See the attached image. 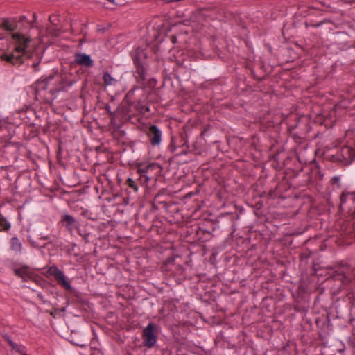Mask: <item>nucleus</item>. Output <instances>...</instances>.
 I'll use <instances>...</instances> for the list:
<instances>
[{
    "instance_id": "obj_24",
    "label": "nucleus",
    "mask_w": 355,
    "mask_h": 355,
    "mask_svg": "<svg viewBox=\"0 0 355 355\" xmlns=\"http://www.w3.org/2000/svg\"><path fill=\"white\" fill-rule=\"evenodd\" d=\"M172 41H173V43L175 42V37H173Z\"/></svg>"
},
{
    "instance_id": "obj_20",
    "label": "nucleus",
    "mask_w": 355,
    "mask_h": 355,
    "mask_svg": "<svg viewBox=\"0 0 355 355\" xmlns=\"http://www.w3.org/2000/svg\"><path fill=\"white\" fill-rule=\"evenodd\" d=\"M8 343H9L10 345L13 349H15V344L13 342H12V341H10V340H9V342H8Z\"/></svg>"
},
{
    "instance_id": "obj_6",
    "label": "nucleus",
    "mask_w": 355,
    "mask_h": 355,
    "mask_svg": "<svg viewBox=\"0 0 355 355\" xmlns=\"http://www.w3.org/2000/svg\"><path fill=\"white\" fill-rule=\"evenodd\" d=\"M146 135L153 146H159L162 140V132L155 125H151L146 131Z\"/></svg>"
},
{
    "instance_id": "obj_17",
    "label": "nucleus",
    "mask_w": 355,
    "mask_h": 355,
    "mask_svg": "<svg viewBox=\"0 0 355 355\" xmlns=\"http://www.w3.org/2000/svg\"><path fill=\"white\" fill-rule=\"evenodd\" d=\"M351 197L352 200H355V192H343L340 196V200L342 203H345L349 197Z\"/></svg>"
},
{
    "instance_id": "obj_8",
    "label": "nucleus",
    "mask_w": 355,
    "mask_h": 355,
    "mask_svg": "<svg viewBox=\"0 0 355 355\" xmlns=\"http://www.w3.org/2000/svg\"><path fill=\"white\" fill-rule=\"evenodd\" d=\"M8 36L10 37L9 35H8ZM8 41H10V40ZM10 42V49H9V48H8V40H6L5 39L0 38V58L3 60L6 61L8 63H10L14 66L19 67L21 64H15L12 63V62L7 60L3 56V55H4V54L12 53L14 50L13 46L11 45L10 42Z\"/></svg>"
},
{
    "instance_id": "obj_7",
    "label": "nucleus",
    "mask_w": 355,
    "mask_h": 355,
    "mask_svg": "<svg viewBox=\"0 0 355 355\" xmlns=\"http://www.w3.org/2000/svg\"><path fill=\"white\" fill-rule=\"evenodd\" d=\"M74 62L78 65L85 67H92L94 65L91 57L83 53H76L74 55Z\"/></svg>"
},
{
    "instance_id": "obj_13",
    "label": "nucleus",
    "mask_w": 355,
    "mask_h": 355,
    "mask_svg": "<svg viewBox=\"0 0 355 355\" xmlns=\"http://www.w3.org/2000/svg\"><path fill=\"white\" fill-rule=\"evenodd\" d=\"M103 79L106 85H114L117 83V80L112 77L108 72L104 73Z\"/></svg>"
},
{
    "instance_id": "obj_10",
    "label": "nucleus",
    "mask_w": 355,
    "mask_h": 355,
    "mask_svg": "<svg viewBox=\"0 0 355 355\" xmlns=\"http://www.w3.org/2000/svg\"><path fill=\"white\" fill-rule=\"evenodd\" d=\"M158 168V165L154 163L148 164L144 166H140L137 171L140 175V180L144 178V183H148L149 181V177L147 176V174L149 173L151 171L157 169Z\"/></svg>"
},
{
    "instance_id": "obj_14",
    "label": "nucleus",
    "mask_w": 355,
    "mask_h": 355,
    "mask_svg": "<svg viewBox=\"0 0 355 355\" xmlns=\"http://www.w3.org/2000/svg\"><path fill=\"white\" fill-rule=\"evenodd\" d=\"M10 228V224L0 212V231H7Z\"/></svg>"
},
{
    "instance_id": "obj_5",
    "label": "nucleus",
    "mask_w": 355,
    "mask_h": 355,
    "mask_svg": "<svg viewBox=\"0 0 355 355\" xmlns=\"http://www.w3.org/2000/svg\"><path fill=\"white\" fill-rule=\"evenodd\" d=\"M15 274L21 277L24 281L31 280L35 282H38L41 280L40 277L28 266H21L15 268Z\"/></svg>"
},
{
    "instance_id": "obj_18",
    "label": "nucleus",
    "mask_w": 355,
    "mask_h": 355,
    "mask_svg": "<svg viewBox=\"0 0 355 355\" xmlns=\"http://www.w3.org/2000/svg\"><path fill=\"white\" fill-rule=\"evenodd\" d=\"M125 184L128 185V187L132 189L135 192L138 191V187L136 182L132 178H128L125 182Z\"/></svg>"
},
{
    "instance_id": "obj_16",
    "label": "nucleus",
    "mask_w": 355,
    "mask_h": 355,
    "mask_svg": "<svg viewBox=\"0 0 355 355\" xmlns=\"http://www.w3.org/2000/svg\"><path fill=\"white\" fill-rule=\"evenodd\" d=\"M135 64L137 66V70H136V73L137 74V77L140 78L141 80H144L145 79V70H144V67L137 63H135Z\"/></svg>"
},
{
    "instance_id": "obj_9",
    "label": "nucleus",
    "mask_w": 355,
    "mask_h": 355,
    "mask_svg": "<svg viewBox=\"0 0 355 355\" xmlns=\"http://www.w3.org/2000/svg\"><path fill=\"white\" fill-rule=\"evenodd\" d=\"M62 223L65 226L66 229L70 232L72 233L75 229L78 227V223L76 220L69 214H65L62 216Z\"/></svg>"
},
{
    "instance_id": "obj_22",
    "label": "nucleus",
    "mask_w": 355,
    "mask_h": 355,
    "mask_svg": "<svg viewBox=\"0 0 355 355\" xmlns=\"http://www.w3.org/2000/svg\"><path fill=\"white\" fill-rule=\"evenodd\" d=\"M53 18H54V16H50V17H49V21H50L51 22H52V23L53 22Z\"/></svg>"
},
{
    "instance_id": "obj_19",
    "label": "nucleus",
    "mask_w": 355,
    "mask_h": 355,
    "mask_svg": "<svg viewBox=\"0 0 355 355\" xmlns=\"http://www.w3.org/2000/svg\"><path fill=\"white\" fill-rule=\"evenodd\" d=\"M139 112L142 113V114H144L146 112H149L150 111V108L148 106H146V105H141L139 108H138Z\"/></svg>"
},
{
    "instance_id": "obj_11",
    "label": "nucleus",
    "mask_w": 355,
    "mask_h": 355,
    "mask_svg": "<svg viewBox=\"0 0 355 355\" xmlns=\"http://www.w3.org/2000/svg\"><path fill=\"white\" fill-rule=\"evenodd\" d=\"M340 153L345 159H353L355 157V150L349 146L343 147Z\"/></svg>"
},
{
    "instance_id": "obj_4",
    "label": "nucleus",
    "mask_w": 355,
    "mask_h": 355,
    "mask_svg": "<svg viewBox=\"0 0 355 355\" xmlns=\"http://www.w3.org/2000/svg\"><path fill=\"white\" fill-rule=\"evenodd\" d=\"M48 272L50 275L53 276L57 284L64 288L67 291L71 290V286L70 282L65 276L64 272L60 270L57 266H52L48 269Z\"/></svg>"
},
{
    "instance_id": "obj_15",
    "label": "nucleus",
    "mask_w": 355,
    "mask_h": 355,
    "mask_svg": "<svg viewBox=\"0 0 355 355\" xmlns=\"http://www.w3.org/2000/svg\"><path fill=\"white\" fill-rule=\"evenodd\" d=\"M10 247L11 249L16 251L19 252L21 248V244L19 240L17 237H13L10 240Z\"/></svg>"
},
{
    "instance_id": "obj_2",
    "label": "nucleus",
    "mask_w": 355,
    "mask_h": 355,
    "mask_svg": "<svg viewBox=\"0 0 355 355\" xmlns=\"http://www.w3.org/2000/svg\"><path fill=\"white\" fill-rule=\"evenodd\" d=\"M78 79L70 73L62 72L46 78L41 79L33 85L35 99L50 103L55 98L58 92H66L71 88Z\"/></svg>"
},
{
    "instance_id": "obj_1",
    "label": "nucleus",
    "mask_w": 355,
    "mask_h": 355,
    "mask_svg": "<svg viewBox=\"0 0 355 355\" xmlns=\"http://www.w3.org/2000/svg\"><path fill=\"white\" fill-rule=\"evenodd\" d=\"M1 26L10 35V42L14 47L10 53L3 55L7 60L14 64H23L26 61L34 58L31 64L35 71H38V66L42 55L37 51V45L28 33L32 25L26 16L15 18L4 19Z\"/></svg>"
},
{
    "instance_id": "obj_25",
    "label": "nucleus",
    "mask_w": 355,
    "mask_h": 355,
    "mask_svg": "<svg viewBox=\"0 0 355 355\" xmlns=\"http://www.w3.org/2000/svg\"><path fill=\"white\" fill-rule=\"evenodd\" d=\"M334 179L335 180H338V178H336V177H335Z\"/></svg>"
},
{
    "instance_id": "obj_3",
    "label": "nucleus",
    "mask_w": 355,
    "mask_h": 355,
    "mask_svg": "<svg viewBox=\"0 0 355 355\" xmlns=\"http://www.w3.org/2000/svg\"><path fill=\"white\" fill-rule=\"evenodd\" d=\"M159 326L150 322L143 329L141 333V338L143 340V345L150 349L154 347L157 341Z\"/></svg>"
},
{
    "instance_id": "obj_23",
    "label": "nucleus",
    "mask_w": 355,
    "mask_h": 355,
    "mask_svg": "<svg viewBox=\"0 0 355 355\" xmlns=\"http://www.w3.org/2000/svg\"><path fill=\"white\" fill-rule=\"evenodd\" d=\"M109 2L114 3V0H107Z\"/></svg>"
},
{
    "instance_id": "obj_12",
    "label": "nucleus",
    "mask_w": 355,
    "mask_h": 355,
    "mask_svg": "<svg viewBox=\"0 0 355 355\" xmlns=\"http://www.w3.org/2000/svg\"><path fill=\"white\" fill-rule=\"evenodd\" d=\"M343 282L345 284H348L349 282H352L354 280L355 281V268L352 269L350 272H343Z\"/></svg>"
},
{
    "instance_id": "obj_21",
    "label": "nucleus",
    "mask_w": 355,
    "mask_h": 355,
    "mask_svg": "<svg viewBox=\"0 0 355 355\" xmlns=\"http://www.w3.org/2000/svg\"><path fill=\"white\" fill-rule=\"evenodd\" d=\"M139 180L140 183L142 184L146 185L148 184V183H144V178H142V180H141L140 178H139Z\"/></svg>"
}]
</instances>
